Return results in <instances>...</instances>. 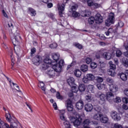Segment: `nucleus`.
Segmentation results:
<instances>
[{
	"mask_svg": "<svg viewBox=\"0 0 128 128\" xmlns=\"http://www.w3.org/2000/svg\"><path fill=\"white\" fill-rule=\"evenodd\" d=\"M64 64V61L63 60H60L58 62V64H54L52 66V69L48 70L47 74L49 78H54L56 76V72H60Z\"/></svg>",
	"mask_w": 128,
	"mask_h": 128,
	"instance_id": "1",
	"label": "nucleus"
},
{
	"mask_svg": "<svg viewBox=\"0 0 128 128\" xmlns=\"http://www.w3.org/2000/svg\"><path fill=\"white\" fill-rule=\"evenodd\" d=\"M109 86V90L111 92H116L118 90V87L116 84H114L112 78H108L106 80Z\"/></svg>",
	"mask_w": 128,
	"mask_h": 128,
	"instance_id": "2",
	"label": "nucleus"
},
{
	"mask_svg": "<svg viewBox=\"0 0 128 128\" xmlns=\"http://www.w3.org/2000/svg\"><path fill=\"white\" fill-rule=\"evenodd\" d=\"M114 92H111L110 91L106 93V95L102 94L100 95V102H102L101 104H104L106 102V100H108V102H110V98L114 96Z\"/></svg>",
	"mask_w": 128,
	"mask_h": 128,
	"instance_id": "3",
	"label": "nucleus"
},
{
	"mask_svg": "<svg viewBox=\"0 0 128 128\" xmlns=\"http://www.w3.org/2000/svg\"><path fill=\"white\" fill-rule=\"evenodd\" d=\"M108 64H110V68L108 70V74L111 76H116V64H112V61H110Z\"/></svg>",
	"mask_w": 128,
	"mask_h": 128,
	"instance_id": "4",
	"label": "nucleus"
},
{
	"mask_svg": "<svg viewBox=\"0 0 128 128\" xmlns=\"http://www.w3.org/2000/svg\"><path fill=\"white\" fill-rule=\"evenodd\" d=\"M105 24L106 26H110V24H114V14H110L109 18L106 21Z\"/></svg>",
	"mask_w": 128,
	"mask_h": 128,
	"instance_id": "5",
	"label": "nucleus"
},
{
	"mask_svg": "<svg viewBox=\"0 0 128 128\" xmlns=\"http://www.w3.org/2000/svg\"><path fill=\"white\" fill-rule=\"evenodd\" d=\"M71 122H73L74 126H78L80 124V121L78 119L76 118V117L74 116H70L69 118Z\"/></svg>",
	"mask_w": 128,
	"mask_h": 128,
	"instance_id": "6",
	"label": "nucleus"
},
{
	"mask_svg": "<svg viewBox=\"0 0 128 128\" xmlns=\"http://www.w3.org/2000/svg\"><path fill=\"white\" fill-rule=\"evenodd\" d=\"M66 108L68 112H74V105H72V102L70 99H68L66 102Z\"/></svg>",
	"mask_w": 128,
	"mask_h": 128,
	"instance_id": "7",
	"label": "nucleus"
},
{
	"mask_svg": "<svg viewBox=\"0 0 128 128\" xmlns=\"http://www.w3.org/2000/svg\"><path fill=\"white\" fill-rule=\"evenodd\" d=\"M6 26L7 30L9 32V34H12V30H14V22L12 20L9 21L6 25Z\"/></svg>",
	"mask_w": 128,
	"mask_h": 128,
	"instance_id": "8",
	"label": "nucleus"
},
{
	"mask_svg": "<svg viewBox=\"0 0 128 128\" xmlns=\"http://www.w3.org/2000/svg\"><path fill=\"white\" fill-rule=\"evenodd\" d=\"M94 18L95 20V22L97 24H100L104 22L102 16V15L100 14H96Z\"/></svg>",
	"mask_w": 128,
	"mask_h": 128,
	"instance_id": "9",
	"label": "nucleus"
},
{
	"mask_svg": "<svg viewBox=\"0 0 128 128\" xmlns=\"http://www.w3.org/2000/svg\"><path fill=\"white\" fill-rule=\"evenodd\" d=\"M58 14L60 18H62L64 14V4H62V5L60 4H58Z\"/></svg>",
	"mask_w": 128,
	"mask_h": 128,
	"instance_id": "10",
	"label": "nucleus"
},
{
	"mask_svg": "<svg viewBox=\"0 0 128 128\" xmlns=\"http://www.w3.org/2000/svg\"><path fill=\"white\" fill-rule=\"evenodd\" d=\"M22 40V37H20V34L16 35L14 38L12 40V42L14 46H16V44H18L20 40Z\"/></svg>",
	"mask_w": 128,
	"mask_h": 128,
	"instance_id": "11",
	"label": "nucleus"
},
{
	"mask_svg": "<svg viewBox=\"0 0 128 128\" xmlns=\"http://www.w3.org/2000/svg\"><path fill=\"white\" fill-rule=\"evenodd\" d=\"M42 60V57L40 56L36 55L32 59V62H34V64H40Z\"/></svg>",
	"mask_w": 128,
	"mask_h": 128,
	"instance_id": "12",
	"label": "nucleus"
},
{
	"mask_svg": "<svg viewBox=\"0 0 128 128\" xmlns=\"http://www.w3.org/2000/svg\"><path fill=\"white\" fill-rule=\"evenodd\" d=\"M111 116L114 120H120V119L122 118L120 117V114H118L116 112H112L111 114Z\"/></svg>",
	"mask_w": 128,
	"mask_h": 128,
	"instance_id": "13",
	"label": "nucleus"
},
{
	"mask_svg": "<svg viewBox=\"0 0 128 128\" xmlns=\"http://www.w3.org/2000/svg\"><path fill=\"white\" fill-rule=\"evenodd\" d=\"M28 12L31 16H36V10L32 8L29 7L28 8Z\"/></svg>",
	"mask_w": 128,
	"mask_h": 128,
	"instance_id": "14",
	"label": "nucleus"
},
{
	"mask_svg": "<svg viewBox=\"0 0 128 128\" xmlns=\"http://www.w3.org/2000/svg\"><path fill=\"white\" fill-rule=\"evenodd\" d=\"M84 110L87 112H92L94 110V106L92 104H87L84 106Z\"/></svg>",
	"mask_w": 128,
	"mask_h": 128,
	"instance_id": "15",
	"label": "nucleus"
},
{
	"mask_svg": "<svg viewBox=\"0 0 128 128\" xmlns=\"http://www.w3.org/2000/svg\"><path fill=\"white\" fill-rule=\"evenodd\" d=\"M84 102L82 100H79L78 102L76 103V108L77 110H82L84 106Z\"/></svg>",
	"mask_w": 128,
	"mask_h": 128,
	"instance_id": "16",
	"label": "nucleus"
},
{
	"mask_svg": "<svg viewBox=\"0 0 128 128\" xmlns=\"http://www.w3.org/2000/svg\"><path fill=\"white\" fill-rule=\"evenodd\" d=\"M52 58L56 62V64H58V60H60V54L58 53L53 54Z\"/></svg>",
	"mask_w": 128,
	"mask_h": 128,
	"instance_id": "17",
	"label": "nucleus"
},
{
	"mask_svg": "<svg viewBox=\"0 0 128 128\" xmlns=\"http://www.w3.org/2000/svg\"><path fill=\"white\" fill-rule=\"evenodd\" d=\"M100 122L102 124H107L108 122V118L107 116H103L102 114V116L100 118Z\"/></svg>",
	"mask_w": 128,
	"mask_h": 128,
	"instance_id": "18",
	"label": "nucleus"
},
{
	"mask_svg": "<svg viewBox=\"0 0 128 128\" xmlns=\"http://www.w3.org/2000/svg\"><path fill=\"white\" fill-rule=\"evenodd\" d=\"M103 56L106 60H110L112 58V54L108 52H104L103 54Z\"/></svg>",
	"mask_w": 128,
	"mask_h": 128,
	"instance_id": "19",
	"label": "nucleus"
},
{
	"mask_svg": "<svg viewBox=\"0 0 128 128\" xmlns=\"http://www.w3.org/2000/svg\"><path fill=\"white\" fill-rule=\"evenodd\" d=\"M68 84L71 87L74 86V78L71 77L67 80Z\"/></svg>",
	"mask_w": 128,
	"mask_h": 128,
	"instance_id": "20",
	"label": "nucleus"
},
{
	"mask_svg": "<svg viewBox=\"0 0 128 128\" xmlns=\"http://www.w3.org/2000/svg\"><path fill=\"white\" fill-rule=\"evenodd\" d=\"M80 70L81 72H86L88 70V66L86 64H82L80 67Z\"/></svg>",
	"mask_w": 128,
	"mask_h": 128,
	"instance_id": "21",
	"label": "nucleus"
},
{
	"mask_svg": "<svg viewBox=\"0 0 128 128\" xmlns=\"http://www.w3.org/2000/svg\"><path fill=\"white\" fill-rule=\"evenodd\" d=\"M18 126H20L18 122H10V128H17Z\"/></svg>",
	"mask_w": 128,
	"mask_h": 128,
	"instance_id": "22",
	"label": "nucleus"
},
{
	"mask_svg": "<svg viewBox=\"0 0 128 128\" xmlns=\"http://www.w3.org/2000/svg\"><path fill=\"white\" fill-rule=\"evenodd\" d=\"M78 90L80 92H82L86 90V86L84 84H80L78 87Z\"/></svg>",
	"mask_w": 128,
	"mask_h": 128,
	"instance_id": "23",
	"label": "nucleus"
},
{
	"mask_svg": "<svg viewBox=\"0 0 128 128\" xmlns=\"http://www.w3.org/2000/svg\"><path fill=\"white\" fill-rule=\"evenodd\" d=\"M44 62L46 64H51V66H54V64H53L52 62V60L48 58H46L44 60Z\"/></svg>",
	"mask_w": 128,
	"mask_h": 128,
	"instance_id": "24",
	"label": "nucleus"
},
{
	"mask_svg": "<svg viewBox=\"0 0 128 128\" xmlns=\"http://www.w3.org/2000/svg\"><path fill=\"white\" fill-rule=\"evenodd\" d=\"M102 116V114H96L94 116V120H100V118Z\"/></svg>",
	"mask_w": 128,
	"mask_h": 128,
	"instance_id": "25",
	"label": "nucleus"
},
{
	"mask_svg": "<svg viewBox=\"0 0 128 128\" xmlns=\"http://www.w3.org/2000/svg\"><path fill=\"white\" fill-rule=\"evenodd\" d=\"M122 63L123 66H124L126 68H128V59L127 58H122Z\"/></svg>",
	"mask_w": 128,
	"mask_h": 128,
	"instance_id": "26",
	"label": "nucleus"
},
{
	"mask_svg": "<svg viewBox=\"0 0 128 128\" xmlns=\"http://www.w3.org/2000/svg\"><path fill=\"white\" fill-rule=\"evenodd\" d=\"M74 74L77 78H80L82 76V72L80 70L76 69L74 72Z\"/></svg>",
	"mask_w": 128,
	"mask_h": 128,
	"instance_id": "27",
	"label": "nucleus"
},
{
	"mask_svg": "<svg viewBox=\"0 0 128 128\" xmlns=\"http://www.w3.org/2000/svg\"><path fill=\"white\" fill-rule=\"evenodd\" d=\"M102 50H100L98 51L96 54H95V58H96V60H100V56L102 55Z\"/></svg>",
	"mask_w": 128,
	"mask_h": 128,
	"instance_id": "28",
	"label": "nucleus"
},
{
	"mask_svg": "<svg viewBox=\"0 0 128 128\" xmlns=\"http://www.w3.org/2000/svg\"><path fill=\"white\" fill-rule=\"evenodd\" d=\"M86 76H87V78H88V80L90 82V80H94V76L92 74H87L86 75Z\"/></svg>",
	"mask_w": 128,
	"mask_h": 128,
	"instance_id": "29",
	"label": "nucleus"
},
{
	"mask_svg": "<svg viewBox=\"0 0 128 128\" xmlns=\"http://www.w3.org/2000/svg\"><path fill=\"white\" fill-rule=\"evenodd\" d=\"M94 20H96L94 17L91 16L88 19V22L89 24H93L94 22Z\"/></svg>",
	"mask_w": 128,
	"mask_h": 128,
	"instance_id": "30",
	"label": "nucleus"
},
{
	"mask_svg": "<svg viewBox=\"0 0 128 128\" xmlns=\"http://www.w3.org/2000/svg\"><path fill=\"white\" fill-rule=\"evenodd\" d=\"M74 46L76 48H78V50H82V48H84V46L80 43L76 42L74 44Z\"/></svg>",
	"mask_w": 128,
	"mask_h": 128,
	"instance_id": "31",
	"label": "nucleus"
},
{
	"mask_svg": "<svg viewBox=\"0 0 128 128\" xmlns=\"http://www.w3.org/2000/svg\"><path fill=\"white\" fill-rule=\"evenodd\" d=\"M6 120L8 122H10L12 121V116H10V114H6L5 115Z\"/></svg>",
	"mask_w": 128,
	"mask_h": 128,
	"instance_id": "32",
	"label": "nucleus"
},
{
	"mask_svg": "<svg viewBox=\"0 0 128 128\" xmlns=\"http://www.w3.org/2000/svg\"><path fill=\"white\" fill-rule=\"evenodd\" d=\"M91 68L94 70L98 68V64L95 62H92L90 64Z\"/></svg>",
	"mask_w": 128,
	"mask_h": 128,
	"instance_id": "33",
	"label": "nucleus"
},
{
	"mask_svg": "<svg viewBox=\"0 0 128 128\" xmlns=\"http://www.w3.org/2000/svg\"><path fill=\"white\" fill-rule=\"evenodd\" d=\"M72 88V92L74 93H76L78 92V87L76 86H74L73 85V86H71Z\"/></svg>",
	"mask_w": 128,
	"mask_h": 128,
	"instance_id": "34",
	"label": "nucleus"
},
{
	"mask_svg": "<svg viewBox=\"0 0 128 128\" xmlns=\"http://www.w3.org/2000/svg\"><path fill=\"white\" fill-rule=\"evenodd\" d=\"M80 16V13L78 12H77L76 11H74V12H72V16L73 18H78V16Z\"/></svg>",
	"mask_w": 128,
	"mask_h": 128,
	"instance_id": "35",
	"label": "nucleus"
},
{
	"mask_svg": "<svg viewBox=\"0 0 128 128\" xmlns=\"http://www.w3.org/2000/svg\"><path fill=\"white\" fill-rule=\"evenodd\" d=\"M90 120L88 119H85L83 122L84 126H90Z\"/></svg>",
	"mask_w": 128,
	"mask_h": 128,
	"instance_id": "36",
	"label": "nucleus"
},
{
	"mask_svg": "<svg viewBox=\"0 0 128 128\" xmlns=\"http://www.w3.org/2000/svg\"><path fill=\"white\" fill-rule=\"evenodd\" d=\"M64 124L66 128H70V122L68 120H66L64 122Z\"/></svg>",
	"mask_w": 128,
	"mask_h": 128,
	"instance_id": "37",
	"label": "nucleus"
},
{
	"mask_svg": "<svg viewBox=\"0 0 128 128\" xmlns=\"http://www.w3.org/2000/svg\"><path fill=\"white\" fill-rule=\"evenodd\" d=\"M56 96L58 100H64V97L61 96L60 94L58 92H56Z\"/></svg>",
	"mask_w": 128,
	"mask_h": 128,
	"instance_id": "38",
	"label": "nucleus"
},
{
	"mask_svg": "<svg viewBox=\"0 0 128 128\" xmlns=\"http://www.w3.org/2000/svg\"><path fill=\"white\" fill-rule=\"evenodd\" d=\"M82 82L84 84H88V82H90V80L86 76H85L82 78Z\"/></svg>",
	"mask_w": 128,
	"mask_h": 128,
	"instance_id": "39",
	"label": "nucleus"
},
{
	"mask_svg": "<svg viewBox=\"0 0 128 128\" xmlns=\"http://www.w3.org/2000/svg\"><path fill=\"white\" fill-rule=\"evenodd\" d=\"M49 46L50 48H58V44L56 42H54L50 44Z\"/></svg>",
	"mask_w": 128,
	"mask_h": 128,
	"instance_id": "40",
	"label": "nucleus"
},
{
	"mask_svg": "<svg viewBox=\"0 0 128 128\" xmlns=\"http://www.w3.org/2000/svg\"><path fill=\"white\" fill-rule=\"evenodd\" d=\"M96 80L97 82V83H100L102 82H104V78L102 77L98 76L96 78Z\"/></svg>",
	"mask_w": 128,
	"mask_h": 128,
	"instance_id": "41",
	"label": "nucleus"
},
{
	"mask_svg": "<svg viewBox=\"0 0 128 128\" xmlns=\"http://www.w3.org/2000/svg\"><path fill=\"white\" fill-rule=\"evenodd\" d=\"M114 102H116V104H118L122 102V99L120 97H116V98L114 100Z\"/></svg>",
	"mask_w": 128,
	"mask_h": 128,
	"instance_id": "42",
	"label": "nucleus"
},
{
	"mask_svg": "<svg viewBox=\"0 0 128 128\" xmlns=\"http://www.w3.org/2000/svg\"><path fill=\"white\" fill-rule=\"evenodd\" d=\"M92 60L90 58H86V62L87 64H92Z\"/></svg>",
	"mask_w": 128,
	"mask_h": 128,
	"instance_id": "43",
	"label": "nucleus"
},
{
	"mask_svg": "<svg viewBox=\"0 0 128 128\" xmlns=\"http://www.w3.org/2000/svg\"><path fill=\"white\" fill-rule=\"evenodd\" d=\"M48 18H50L51 20H54V14L52 13H50L48 14Z\"/></svg>",
	"mask_w": 128,
	"mask_h": 128,
	"instance_id": "44",
	"label": "nucleus"
},
{
	"mask_svg": "<svg viewBox=\"0 0 128 128\" xmlns=\"http://www.w3.org/2000/svg\"><path fill=\"white\" fill-rule=\"evenodd\" d=\"M12 84H13L15 88H18V92H22L20 90V86H18V85L14 83V82H12Z\"/></svg>",
	"mask_w": 128,
	"mask_h": 128,
	"instance_id": "45",
	"label": "nucleus"
},
{
	"mask_svg": "<svg viewBox=\"0 0 128 128\" xmlns=\"http://www.w3.org/2000/svg\"><path fill=\"white\" fill-rule=\"evenodd\" d=\"M116 56L117 58H120V56H122V51H120V50H118L116 52Z\"/></svg>",
	"mask_w": 128,
	"mask_h": 128,
	"instance_id": "46",
	"label": "nucleus"
},
{
	"mask_svg": "<svg viewBox=\"0 0 128 128\" xmlns=\"http://www.w3.org/2000/svg\"><path fill=\"white\" fill-rule=\"evenodd\" d=\"M31 52H30V54H36V48H32L31 50Z\"/></svg>",
	"mask_w": 128,
	"mask_h": 128,
	"instance_id": "47",
	"label": "nucleus"
},
{
	"mask_svg": "<svg viewBox=\"0 0 128 128\" xmlns=\"http://www.w3.org/2000/svg\"><path fill=\"white\" fill-rule=\"evenodd\" d=\"M52 0H40V2H44V4H47L48 2H50Z\"/></svg>",
	"mask_w": 128,
	"mask_h": 128,
	"instance_id": "48",
	"label": "nucleus"
},
{
	"mask_svg": "<svg viewBox=\"0 0 128 128\" xmlns=\"http://www.w3.org/2000/svg\"><path fill=\"white\" fill-rule=\"evenodd\" d=\"M96 86L98 90H102V84L100 83H97Z\"/></svg>",
	"mask_w": 128,
	"mask_h": 128,
	"instance_id": "49",
	"label": "nucleus"
},
{
	"mask_svg": "<svg viewBox=\"0 0 128 128\" xmlns=\"http://www.w3.org/2000/svg\"><path fill=\"white\" fill-rule=\"evenodd\" d=\"M124 22H122V21H119L118 22V26L119 28H122V26H124Z\"/></svg>",
	"mask_w": 128,
	"mask_h": 128,
	"instance_id": "50",
	"label": "nucleus"
},
{
	"mask_svg": "<svg viewBox=\"0 0 128 128\" xmlns=\"http://www.w3.org/2000/svg\"><path fill=\"white\" fill-rule=\"evenodd\" d=\"M54 6V4L50 2H49L47 4V8H52Z\"/></svg>",
	"mask_w": 128,
	"mask_h": 128,
	"instance_id": "51",
	"label": "nucleus"
},
{
	"mask_svg": "<svg viewBox=\"0 0 128 128\" xmlns=\"http://www.w3.org/2000/svg\"><path fill=\"white\" fill-rule=\"evenodd\" d=\"M2 13L4 18H8V14H6V11H4V10H2Z\"/></svg>",
	"mask_w": 128,
	"mask_h": 128,
	"instance_id": "52",
	"label": "nucleus"
},
{
	"mask_svg": "<svg viewBox=\"0 0 128 128\" xmlns=\"http://www.w3.org/2000/svg\"><path fill=\"white\" fill-rule=\"evenodd\" d=\"M122 102H123L124 104H128V98L124 97L122 99Z\"/></svg>",
	"mask_w": 128,
	"mask_h": 128,
	"instance_id": "53",
	"label": "nucleus"
},
{
	"mask_svg": "<svg viewBox=\"0 0 128 128\" xmlns=\"http://www.w3.org/2000/svg\"><path fill=\"white\" fill-rule=\"evenodd\" d=\"M11 55H10V58H11V62H14V55H12V52H10Z\"/></svg>",
	"mask_w": 128,
	"mask_h": 128,
	"instance_id": "54",
	"label": "nucleus"
},
{
	"mask_svg": "<svg viewBox=\"0 0 128 128\" xmlns=\"http://www.w3.org/2000/svg\"><path fill=\"white\" fill-rule=\"evenodd\" d=\"M85 98L86 100H88V102H90V100H92V96H85Z\"/></svg>",
	"mask_w": 128,
	"mask_h": 128,
	"instance_id": "55",
	"label": "nucleus"
},
{
	"mask_svg": "<svg viewBox=\"0 0 128 128\" xmlns=\"http://www.w3.org/2000/svg\"><path fill=\"white\" fill-rule=\"evenodd\" d=\"M115 128H122V126L118 124H115L114 125Z\"/></svg>",
	"mask_w": 128,
	"mask_h": 128,
	"instance_id": "56",
	"label": "nucleus"
},
{
	"mask_svg": "<svg viewBox=\"0 0 128 128\" xmlns=\"http://www.w3.org/2000/svg\"><path fill=\"white\" fill-rule=\"evenodd\" d=\"M76 10H77V8L76 6H72L71 8V10L72 12H76Z\"/></svg>",
	"mask_w": 128,
	"mask_h": 128,
	"instance_id": "57",
	"label": "nucleus"
},
{
	"mask_svg": "<svg viewBox=\"0 0 128 128\" xmlns=\"http://www.w3.org/2000/svg\"><path fill=\"white\" fill-rule=\"evenodd\" d=\"M122 108L123 110H128V106L127 105L125 104H123L122 105Z\"/></svg>",
	"mask_w": 128,
	"mask_h": 128,
	"instance_id": "58",
	"label": "nucleus"
},
{
	"mask_svg": "<svg viewBox=\"0 0 128 128\" xmlns=\"http://www.w3.org/2000/svg\"><path fill=\"white\" fill-rule=\"evenodd\" d=\"M55 110H58V105H56V103L55 102L53 104H52Z\"/></svg>",
	"mask_w": 128,
	"mask_h": 128,
	"instance_id": "59",
	"label": "nucleus"
},
{
	"mask_svg": "<svg viewBox=\"0 0 128 128\" xmlns=\"http://www.w3.org/2000/svg\"><path fill=\"white\" fill-rule=\"evenodd\" d=\"M124 48L127 51L126 52H124V56H126V58H128V50H126V47H124Z\"/></svg>",
	"mask_w": 128,
	"mask_h": 128,
	"instance_id": "60",
	"label": "nucleus"
},
{
	"mask_svg": "<svg viewBox=\"0 0 128 128\" xmlns=\"http://www.w3.org/2000/svg\"><path fill=\"white\" fill-rule=\"evenodd\" d=\"M60 118L62 120H66V118H64V116L63 114H61L60 115Z\"/></svg>",
	"mask_w": 128,
	"mask_h": 128,
	"instance_id": "61",
	"label": "nucleus"
},
{
	"mask_svg": "<svg viewBox=\"0 0 128 128\" xmlns=\"http://www.w3.org/2000/svg\"><path fill=\"white\" fill-rule=\"evenodd\" d=\"M110 28H109L108 32H105V34L107 36H110Z\"/></svg>",
	"mask_w": 128,
	"mask_h": 128,
	"instance_id": "62",
	"label": "nucleus"
},
{
	"mask_svg": "<svg viewBox=\"0 0 128 128\" xmlns=\"http://www.w3.org/2000/svg\"><path fill=\"white\" fill-rule=\"evenodd\" d=\"M124 47H125L126 50H128V43L124 42Z\"/></svg>",
	"mask_w": 128,
	"mask_h": 128,
	"instance_id": "63",
	"label": "nucleus"
},
{
	"mask_svg": "<svg viewBox=\"0 0 128 128\" xmlns=\"http://www.w3.org/2000/svg\"><path fill=\"white\" fill-rule=\"evenodd\" d=\"M68 96L69 98H72L74 96V92H70L68 94Z\"/></svg>",
	"mask_w": 128,
	"mask_h": 128,
	"instance_id": "64",
	"label": "nucleus"
}]
</instances>
